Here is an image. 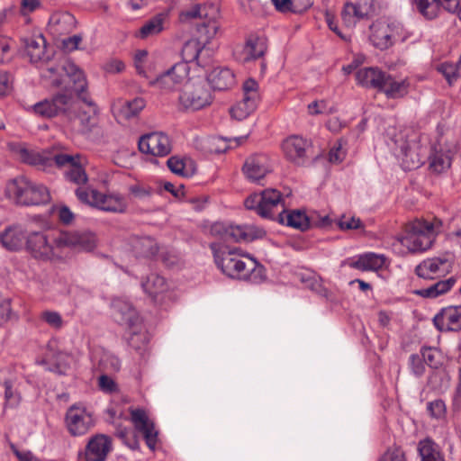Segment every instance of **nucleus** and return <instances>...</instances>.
<instances>
[{
  "mask_svg": "<svg viewBox=\"0 0 461 461\" xmlns=\"http://www.w3.org/2000/svg\"><path fill=\"white\" fill-rule=\"evenodd\" d=\"M41 76L54 86L62 87L67 92H74L87 105L88 110L86 111L77 104H73L71 100L65 113L75 132L89 133L97 124L98 109L86 91L87 81L83 70L73 61L66 59L59 65L41 68Z\"/></svg>",
  "mask_w": 461,
  "mask_h": 461,
  "instance_id": "obj_1",
  "label": "nucleus"
},
{
  "mask_svg": "<svg viewBox=\"0 0 461 461\" xmlns=\"http://www.w3.org/2000/svg\"><path fill=\"white\" fill-rule=\"evenodd\" d=\"M214 262L222 274L230 277L258 283L264 278V267L240 249L213 242L210 245Z\"/></svg>",
  "mask_w": 461,
  "mask_h": 461,
  "instance_id": "obj_2",
  "label": "nucleus"
},
{
  "mask_svg": "<svg viewBox=\"0 0 461 461\" xmlns=\"http://www.w3.org/2000/svg\"><path fill=\"white\" fill-rule=\"evenodd\" d=\"M440 219H416L405 230L399 239L400 243L411 253H421L429 249L442 230Z\"/></svg>",
  "mask_w": 461,
  "mask_h": 461,
  "instance_id": "obj_3",
  "label": "nucleus"
},
{
  "mask_svg": "<svg viewBox=\"0 0 461 461\" xmlns=\"http://www.w3.org/2000/svg\"><path fill=\"white\" fill-rule=\"evenodd\" d=\"M391 149L405 171L423 165L427 153V147L420 143L416 132L396 134L392 139Z\"/></svg>",
  "mask_w": 461,
  "mask_h": 461,
  "instance_id": "obj_4",
  "label": "nucleus"
},
{
  "mask_svg": "<svg viewBox=\"0 0 461 461\" xmlns=\"http://www.w3.org/2000/svg\"><path fill=\"white\" fill-rule=\"evenodd\" d=\"M6 197L19 205H40L50 200L47 187L32 182L24 176L10 180L5 186Z\"/></svg>",
  "mask_w": 461,
  "mask_h": 461,
  "instance_id": "obj_5",
  "label": "nucleus"
},
{
  "mask_svg": "<svg viewBox=\"0 0 461 461\" xmlns=\"http://www.w3.org/2000/svg\"><path fill=\"white\" fill-rule=\"evenodd\" d=\"M214 96L204 79H188L181 87L178 95L180 111L194 113L209 107Z\"/></svg>",
  "mask_w": 461,
  "mask_h": 461,
  "instance_id": "obj_6",
  "label": "nucleus"
},
{
  "mask_svg": "<svg viewBox=\"0 0 461 461\" xmlns=\"http://www.w3.org/2000/svg\"><path fill=\"white\" fill-rule=\"evenodd\" d=\"M248 209L255 210L262 218L276 220L285 210L282 194L274 188H268L260 194H253L245 200Z\"/></svg>",
  "mask_w": 461,
  "mask_h": 461,
  "instance_id": "obj_7",
  "label": "nucleus"
},
{
  "mask_svg": "<svg viewBox=\"0 0 461 461\" xmlns=\"http://www.w3.org/2000/svg\"><path fill=\"white\" fill-rule=\"evenodd\" d=\"M75 193L80 202L104 212L122 213L127 209L125 197L117 193L104 194L94 188H77Z\"/></svg>",
  "mask_w": 461,
  "mask_h": 461,
  "instance_id": "obj_8",
  "label": "nucleus"
},
{
  "mask_svg": "<svg viewBox=\"0 0 461 461\" xmlns=\"http://www.w3.org/2000/svg\"><path fill=\"white\" fill-rule=\"evenodd\" d=\"M54 166L64 170V176L68 182L77 185V188H84L82 185L88 181L86 171L87 165L86 157L79 153H58L54 156Z\"/></svg>",
  "mask_w": 461,
  "mask_h": 461,
  "instance_id": "obj_9",
  "label": "nucleus"
},
{
  "mask_svg": "<svg viewBox=\"0 0 461 461\" xmlns=\"http://www.w3.org/2000/svg\"><path fill=\"white\" fill-rule=\"evenodd\" d=\"M60 248L57 245V239L50 240L43 231H31L24 249L37 260L51 261L60 257Z\"/></svg>",
  "mask_w": 461,
  "mask_h": 461,
  "instance_id": "obj_10",
  "label": "nucleus"
},
{
  "mask_svg": "<svg viewBox=\"0 0 461 461\" xmlns=\"http://www.w3.org/2000/svg\"><path fill=\"white\" fill-rule=\"evenodd\" d=\"M11 149L22 162L44 171L54 167V156L59 153L47 149L39 150L23 142L11 144Z\"/></svg>",
  "mask_w": 461,
  "mask_h": 461,
  "instance_id": "obj_11",
  "label": "nucleus"
},
{
  "mask_svg": "<svg viewBox=\"0 0 461 461\" xmlns=\"http://www.w3.org/2000/svg\"><path fill=\"white\" fill-rule=\"evenodd\" d=\"M65 424L71 436H83L95 426L93 411L83 404H73L66 412Z\"/></svg>",
  "mask_w": 461,
  "mask_h": 461,
  "instance_id": "obj_12",
  "label": "nucleus"
},
{
  "mask_svg": "<svg viewBox=\"0 0 461 461\" xmlns=\"http://www.w3.org/2000/svg\"><path fill=\"white\" fill-rule=\"evenodd\" d=\"M138 147L141 153L154 157H166L172 150L168 135L162 131H153L141 136Z\"/></svg>",
  "mask_w": 461,
  "mask_h": 461,
  "instance_id": "obj_13",
  "label": "nucleus"
},
{
  "mask_svg": "<svg viewBox=\"0 0 461 461\" xmlns=\"http://www.w3.org/2000/svg\"><path fill=\"white\" fill-rule=\"evenodd\" d=\"M411 3L412 7L428 20L436 18L441 8L449 13L458 12L461 20L459 0H411Z\"/></svg>",
  "mask_w": 461,
  "mask_h": 461,
  "instance_id": "obj_14",
  "label": "nucleus"
},
{
  "mask_svg": "<svg viewBox=\"0 0 461 461\" xmlns=\"http://www.w3.org/2000/svg\"><path fill=\"white\" fill-rule=\"evenodd\" d=\"M71 92L59 93L52 98L44 99L36 103L32 106L33 113L39 116L51 118L57 116L60 113H66L68 106L70 104Z\"/></svg>",
  "mask_w": 461,
  "mask_h": 461,
  "instance_id": "obj_15",
  "label": "nucleus"
},
{
  "mask_svg": "<svg viewBox=\"0 0 461 461\" xmlns=\"http://www.w3.org/2000/svg\"><path fill=\"white\" fill-rule=\"evenodd\" d=\"M131 420L136 430L140 432L145 439L147 446L154 451L158 442V432L155 429L154 423L151 421L147 412L140 408H131Z\"/></svg>",
  "mask_w": 461,
  "mask_h": 461,
  "instance_id": "obj_16",
  "label": "nucleus"
},
{
  "mask_svg": "<svg viewBox=\"0 0 461 461\" xmlns=\"http://www.w3.org/2000/svg\"><path fill=\"white\" fill-rule=\"evenodd\" d=\"M452 269V262L447 257H437L421 261L415 268L416 275L423 279L444 276Z\"/></svg>",
  "mask_w": 461,
  "mask_h": 461,
  "instance_id": "obj_17",
  "label": "nucleus"
},
{
  "mask_svg": "<svg viewBox=\"0 0 461 461\" xmlns=\"http://www.w3.org/2000/svg\"><path fill=\"white\" fill-rule=\"evenodd\" d=\"M310 147V141L298 135L289 136L282 143V150L285 158L297 165H303L305 162Z\"/></svg>",
  "mask_w": 461,
  "mask_h": 461,
  "instance_id": "obj_18",
  "label": "nucleus"
},
{
  "mask_svg": "<svg viewBox=\"0 0 461 461\" xmlns=\"http://www.w3.org/2000/svg\"><path fill=\"white\" fill-rule=\"evenodd\" d=\"M242 170L249 181L258 183L272 170L269 158L262 153L251 155L245 160Z\"/></svg>",
  "mask_w": 461,
  "mask_h": 461,
  "instance_id": "obj_19",
  "label": "nucleus"
},
{
  "mask_svg": "<svg viewBox=\"0 0 461 461\" xmlns=\"http://www.w3.org/2000/svg\"><path fill=\"white\" fill-rule=\"evenodd\" d=\"M47 355L54 364L52 370L59 375L67 374L76 359L71 352L59 348L57 338H52L48 341Z\"/></svg>",
  "mask_w": 461,
  "mask_h": 461,
  "instance_id": "obj_20",
  "label": "nucleus"
},
{
  "mask_svg": "<svg viewBox=\"0 0 461 461\" xmlns=\"http://www.w3.org/2000/svg\"><path fill=\"white\" fill-rule=\"evenodd\" d=\"M96 237L91 231L66 233L57 238L58 246H68L82 251H92L96 247Z\"/></svg>",
  "mask_w": 461,
  "mask_h": 461,
  "instance_id": "obj_21",
  "label": "nucleus"
},
{
  "mask_svg": "<svg viewBox=\"0 0 461 461\" xmlns=\"http://www.w3.org/2000/svg\"><path fill=\"white\" fill-rule=\"evenodd\" d=\"M206 41L193 38L185 41L182 47V62L187 65L195 62L197 66H205L209 60L208 50L205 48Z\"/></svg>",
  "mask_w": 461,
  "mask_h": 461,
  "instance_id": "obj_22",
  "label": "nucleus"
},
{
  "mask_svg": "<svg viewBox=\"0 0 461 461\" xmlns=\"http://www.w3.org/2000/svg\"><path fill=\"white\" fill-rule=\"evenodd\" d=\"M28 233L20 224L10 225L0 232V244L8 251H20L25 248Z\"/></svg>",
  "mask_w": 461,
  "mask_h": 461,
  "instance_id": "obj_23",
  "label": "nucleus"
},
{
  "mask_svg": "<svg viewBox=\"0 0 461 461\" xmlns=\"http://www.w3.org/2000/svg\"><path fill=\"white\" fill-rule=\"evenodd\" d=\"M112 450V440L104 434L93 436L86 446L85 461H105Z\"/></svg>",
  "mask_w": 461,
  "mask_h": 461,
  "instance_id": "obj_24",
  "label": "nucleus"
},
{
  "mask_svg": "<svg viewBox=\"0 0 461 461\" xmlns=\"http://www.w3.org/2000/svg\"><path fill=\"white\" fill-rule=\"evenodd\" d=\"M435 327L440 331L461 330V305L442 309L433 318Z\"/></svg>",
  "mask_w": 461,
  "mask_h": 461,
  "instance_id": "obj_25",
  "label": "nucleus"
},
{
  "mask_svg": "<svg viewBox=\"0 0 461 461\" xmlns=\"http://www.w3.org/2000/svg\"><path fill=\"white\" fill-rule=\"evenodd\" d=\"M114 319L121 325L134 328L140 322V316L131 303L123 298H115L112 302Z\"/></svg>",
  "mask_w": 461,
  "mask_h": 461,
  "instance_id": "obj_26",
  "label": "nucleus"
},
{
  "mask_svg": "<svg viewBox=\"0 0 461 461\" xmlns=\"http://www.w3.org/2000/svg\"><path fill=\"white\" fill-rule=\"evenodd\" d=\"M266 230L254 224L229 225L225 229L226 239L237 242H250L266 236Z\"/></svg>",
  "mask_w": 461,
  "mask_h": 461,
  "instance_id": "obj_27",
  "label": "nucleus"
},
{
  "mask_svg": "<svg viewBox=\"0 0 461 461\" xmlns=\"http://www.w3.org/2000/svg\"><path fill=\"white\" fill-rule=\"evenodd\" d=\"M213 90L224 91L231 88L236 84L234 72L226 67L213 68L204 79Z\"/></svg>",
  "mask_w": 461,
  "mask_h": 461,
  "instance_id": "obj_28",
  "label": "nucleus"
},
{
  "mask_svg": "<svg viewBox=\"0 0 461 461\" xmlns=\"http://www.w3.org/2000/svg\"><path fill=\"white\" fill-rule=\"evenodd\" d=\"M94 366L102 372L118 371L121 367L120 359L112 352L101 347L94 348L90 354Z\"/></svg>",
  "mask_w": 461,
  "mask_h": 461,
  "instance_id": "obj_29",
  "label": "nucleus"
},
{
  "mask_svg": "<svg viewBox=\"0 0 461 461\" xmlns=\"http://www.w3.org/2000/svg\"><path fill=\"white\" fill-rule=\"evenodd\" d=\"M76 26V18L68 12H56L49 19L48 29L54 36L71 32Z\"/></svg>",
  "mask_w": 461,
  "mask_h": 461,
  "instance_id": "obj_30",
  "label": "nucleus"
},
{
  "mask_svg": "<svg viewBox=\"0 0 461 461\" xmlns=\"http://www.w3.org/2000/svg\"><path fill=\"white\" fill-rule=\"evenodd\" d=\"M266 51L265 41L258 37H249L241 50H235V56L240 62H249L261 58Z\"/></svg>",
  "mask_w": 461,
  "mask_h": 461,
  "instance_id": "obj_31",
  "label": "nucleus"
},
{
  "mask_svg": "<svg viewBox=\"0 0 461 461\" xmlns=\"http://www.w3.org/2000/svg\"><path fill=\"white\" fill-rule=\"evenodd\" d=\"M392 30H393L392 23H374L370 26V41L375 48L381 50L389 49L392 47Z\"/></svg>",
  "mask_w": 461,
  "mask_h": 461,
  "instance_id": "obj_32",
  "label": "nucleus"
},
{
  "mask_svg": "<svg viewBox=\"0 0 461 461\" xmlns=\"http://www.w3.org/2000/svg\"><path fill=\"white\" fill-rule=\"evenodd\" d=\"M385 72L377 68H364L356 74V80L358 85L374 88L379 91L384 86Z\"/></svg>",
  "mask_w": 461,
  "mask_h": 461,
  "instance_id": "obj_33",
  "label": "nucleus"
},
{
  "mask_svg": "<svg viewBox=\"0 0 461 461\" xmlns=\"http://www.w3.org/2000/svg\"><path fill=\"white\" fill-rule=\"evenodd\" d=\"M167 19V14L165 13L155 14L143 23L140 28L136 32L135 36L138 39L145 40L159 34L165 29Z\"/></svg>",
  "mask_w": 461,
  "mask_h": 461,
  "instance_id": "obj_34",
  "label": "nucleus"
},
{
  "mask_svg": "<svg viewBox=\"0 0 461 461\" xmlns=\"http://www.w3.org/2000/svg\"><path fill=\"white\" fill-rule=\"evenodd\" d=\"M23 42L31 62L37 63L46 59V40L41 34L25 38Z\"/></svg>",
  "mask_w": 461,
  "mask_h": 461,
  "instance_id": "obj_35",
  "label": "nucleus"
},
{
  "mask_svg": "<svg viewBox=\"0 0 461 461\" xmlns=\"http://www.w3.org/2000/svg\"><path fill=\"white\" fill-rule=\"evenodd\" d=\"M385 260L382 254L368 252L353 258L350 266L359 270H378L385 265Z\"/></svg>",
  "mask_w": 461,
  "mask_h": 461,
  "instance_id": "obj_36",
  "label": "nucleus"
},
{
  "mask_svg": "<svg viewBox=\"0 0 461 461\" xmlns=\"http://www.w3.org/2000/svg\"><path fill=\"white\" fill-rule=\"evenodd\" d=\"M456 283V278L450 276L447 279L438 280L427 287L420 288L415 294L423 298L434 299L449 292Z\"/></svg>",
  "mask_w": 461,
  "mask_h": 461,
  "instance_id": "obj_37",
  "label": "nucleus"
},
{
  "mask_svg": "<svg viewBox=\"0 0 461 461\" xmlns=\"http://www.w3.org/2000/svg\"><path fill=\"white\" fill-rule=\"evenodd\" d=\"M129 329L128 344L136 351L143 354L149 341V335L147 332L141 319L134 328Z\"/></svg>",
  "mask_w": 461,
  "mask_h": 461,
  "instance_id": "obj_38",
  "label": "nucleus"
},
{
  "mask_svg": "<svg viewBox=\"0 0 461 461\" xmlns=\"http://www.w3.org/2000/svg\"><path fill=\"white\" fill-rule=\"evenodd\" d=\"M429 168L435 173H442L451 167L450 150L434 148L429 157Z\"/></svg>",
  "mask_w": 461,
  "mask_h": 461,
  "instance_id": "obj_39",
  "label": "nucleus"
},
{
  "mask_svg": "<svg viewBox=\"0 0 461 461\" xmlns=\"http://www.w3.org/2000/svg\"><path fill=\"white\" fill-rule=\"evenodd\" d=\"M366 14V10L359 4L346 3L341 11V19L345 27L352 29Z\"/></svg>",
  "mask_w": 461,
  "mask_h": 461,
  "instance_id": "obj_40",
  "label": "nucleus"
},
{
  "mask_svg": "<svg viewBox=\"0 0 461 461\" xmlns=\"http://www.w3.org/2000/svg\"><path fill=\"white\" fill-rule=\"evenodd\" d=\"M277 221L288 227H293L302 230L309 227L308 217L304 212L300 211H286L285 209L282 213L279 214Z\"/></svg>",
  "mask_w": 461,
  "mask_h": 461,
  "instance_id": "obj_41",
  "label": "nucleus"
},
{
  "mask_svg": "<svg viewBox=\"0 0 461 461\" xmlns=\"http://www.w3.org/2000/svg\"><path fill=\"white\" fill-rule=\"evenodd\" d=\"M420 461H445L438 446L430 438H425L418 444Z\"/></svg>",
  "mask_w": 461,
  "mask_h": 461,
  "instance_id": "obj_42",
  "label": "nucleus"
},
{
  "mask_svg": "<svg viewBox=\"0 0 461 461\" xmlns=\"http://www.w3.org/2000/svg\"><path fill=\"white\" fill-rule=\"evenodd\" d=\"M141 286L146 294L153 299L167 290V284L166 279L155 273L150 274L146 281L141 283Z\"/></svg>",
  "mask_w": 461,
  "mask_h": 461,
  "instance_id": "obj_43",
  "label": "nucleus"
},
{
  "mask_svg": "<svg viewBox=\"0 0 461 461\" xmlns=\"http://www.w3.org/2000/svg\"><path fill=\"white\" fill-rule=\"evenodd\" d=\"M246 137H239L233 140L222 137H211L208 139V150L211 153L221 154L226 152L229 149H232V143L235 142V147L242 143Z\"/></svg>",
  "mask_w": 461,
  "mask_h": 461,
  "instance_id": "obj_44",
  "label": "nucleus"
},
{
  "mask_svg": "<svg viewBox=\"0 0 461 461\" xmlns=\"http://www.w3.org/2000/svg\"><path fill=\"white\" fill-rule=\"evenodd\" d=\"M384 86L379 89L389 98H398L407 93L408 84L405 80L396 81L387 73L385 74Z\"/></svg>",
  "mask_w": 461,
  "mask_h": 461,
  "instance_id": "obj_45",
  "label": "nucleus"
},
{
  "mask_svg": "<svg viewBox=\"0 0 461 461\" xmlns=\"http://www.w3.org/2000/svg\"><path fill=\"white\" fill-rule=\"evenodd\" d=\"M167 165L169 170L181 176H191L193 175V169L191 168L192 161L180 158L173 156L167 161Z\"/></svg>",
  "mask_w": 461,
  "mask_h": 461,
  "instance_id": "obj_46",
  "label": "nucleus"
},
{
  "mask_svg": "<svg viewBox=\"0 0 461 461\" xmlns=\"http://www.w3.org/2000/svg\"><path fill=\"white\" fill-rule=\"evenodd\" d=\"M258 104V103L249 101L246 97H243L241 101L238 102L230 109V114L233 118L241 121L256 110Z\"/></svg>",
  "mask_w": 461,
  "mask_h": 461,
  "instance_id": "obj_47",
  "label": "nucleus"
},
{
  "mask_svg": "<svg viewBox=\"0 0 461 461\" xmlns=\"http://www.w3.org/2000/svg\"><path fill=\"white\" fill-rule=\"evenodd\" d=\"M438 71L441 73L449 85H452L461 76V70L459 69L458 64H453L450 62H442L438 66Z\"/></svg>",
  "mask_w": 461,
  "mask_h": 461,
  "instance_id": "obj_48",
  "label": "nucleus"
},
{
  "mask_svg": "<svg viewBox=\"0 0 461 461\" xmlns=\"http://www.w3.org/2000/svg\"><path fill=\"white\" fill-rule=\"evenodd\" d=\"M146 105V102L141 97H136L131 101H126L122 106V113L125 118L130 119L136 116Z\"/></svg>",
  "mask_w": 461,
  "mask_h": 461,
  "instance_id": "obj_49",
  "label": "nucleus"
},
{
  "mask_svg": "<svg viewBox=\"0 0 461 461\" xmlns=\"http://www.w3.org/2000/svg\"><path fill=\"white\" fill-rule=\"evenodd\" d=\"M5 386V406L9 408H16L21 402L20 393L14 389L11 381L4 382Z\"/></svg>",
  "mask_w": 461,
  "mask_h": 461,
  "instance_id": "obj_50",
  "label": "nucleus"
},
{
  "mask_svg": "<svg viewBox=\"0 0 461 461\" xmlns=\"http://www.w3.org/2000/svg\"><path fill=\"white\" fill-rule=\"evenodd\" d=\"M420 354L422 357L425 365L429 367L436 369L440 365V354L436 348L423 347L421 348Z\"/></svg>",
  "mask_w": 461,
  "mask_h": 461,
  "instance_id": "obj_51",
  "label": "nucleus"
},
{
  "mask_svg": "<svg viewBox=\"0 0 461 461\" xmlns=\"http://www.w3.org/2000/svg\"><path fill=\"white\" fill-rule=\"evenodd\" d=\"M347 141L343 139L339 140L329 152V160L331 163H340L347 156Z\"/></svg>",
  "mask_w": 461,
  "mask_h": 461,
  "instance_id": "obj_52",
  "label": "nucleus"
},
{
  "mask_svg": "<svg viewBox=\"0 0 461 461\" xmlns=\"http://www.w3.org/2000/svg\"><path fill=\"white\" fill-rule=\"evenodd\" d=\"M150 84L165 91H171L176 87L169 69L158 75Z\"/></svg>",
  "mask_w": 461,
  "mask_h": 461,
  "instance_id": "obj_53",
  "label": "nucleus"
},
{
  "mask_svg": "<svg viewBox=\"0 0 461 461\" xmlns=\"http://www.w3.org/2000/svg\"><path fill=\"white\" fill-rule=\"evenodd\" d=\"M172 78L176 86L182 84L188 77L190 67L185 62H178L172 66L170 68Z\"/></svg>",
  "mask_w": 461,
  "mask_h": 461,
  "instance_id": "obj_54",
  "label": "nucleus"
},
{
  "mask_svg": "<svg viewBox=\"0 0 461 461\" xmlns=\"http://www.w3.org/2000/svg\"><path fill=\"white\" fill-rule=\"evenodd\" d=\"M448 382V375L444 371H434L429 378V384L435 390L446 389Z\"/></svg>",
  "mask_w": 461,
  "mask_h": 461,
  "instance_id": "obj_55",
  "label": "nucleus"
},
{
  "mask_svg": "<svg viewBox=\"0 0 461 461\" xmlns=\"http://www.w3.org/2000/svg\"><path fill=\"white\" fill-rule=\"evenodd\" d=\"M242 89L243 97H246L247 100H250L256 103L259 102L258 83L255 79H247L243 83Z\"/></svg>",
  "mask_w": 461,
  "mask_h": 461,
  "instance_id": "obj_56",
  "label": "nucleus"
},
{
  "mask_svg": "<svg viewBox=\"0 0 461 461\" xmlns=\"http://www.w3.org/2000/svg\"><path fill=\"white\" fill-rule=\"evenodd\" d=\"M408 364L411 373L414 376L420 377L424 375L426 371L425 363L420 353L411 354Z\"/></svg>",
  "mask_w": 461,
  "mask_h": 461,
  "instance_id": "obj_57",
  "label": "nucleus"
},
{
  "mask_svg": "<svg viewBox=\"0 0 461 461\" xmlns=\"http://www.w3.org/2000/svg\"><path fill=\"white\" fill-rule=\"evenodd\" d=\"M203 16V8L200 4H195L191 7L185 9L179 14V20L187 23L195 19H201Z\"/></svg>",
  "mask_w": 461,
  "mask_h": 461,
  "instance_id": "obj_58",
  "label": "nucleus"
},
{
  "mask_svg": "<svg viewBox=\"0 0 461 461\" xmlns=\"http://www.w3.org/2000/svg\"><path fill=\"white\" fill-rule=\"evenodd\" d=\"M427 411L430 417L440 420L445 418L447 407L444 401L437 399L427 403Z\"/></svg>",
  "mask_w": 461,
  "mask_h": 461,
  "instance_id": "obj_59",
  "label": "nucleus"
},
{
  "mask_svg": "<svg viewBox=\"0 0 461 461\" xmlns=\"http://www.w3.org/2000/svg\"><path fill=\"white\" fill-rule=\"evenodd\" d=\"M338 226L341 230H358L364 228V224L359 218L348 215H342L338 220Z\"/></svg>",
  "mask_w": 461,
  "mask_h": 461,
  "instance_id": "obj_60",
  "label": "nucleus"
},
{
  "mask_svg": "<svg viewBox=\"0 0 461 461\" xmlns=\"http://www.w3.org/2000/svg\"><path fill=\"white\" fill-rule=\"evenodd\" d=\"M307 109L310 115L330 114L334 112L333 108L329 106L328 102L323 99L312 102L308 104Z\"/></svg>",
  "mask_w": 461,
  "mask_h": 461,
  "instance_id": "obj_61",
  "label": "nucleus"
},
{
  "mask_svg": "<svg viewBox=\"0 0 461 461\" xmlns=\"http://www.w3.org/2000/svg\"><path fill=\"white\" fill-rule=\"evenodd\" d=\"M41 319L50 327L60 330L63 327L64 321L59 312L56 311H44L41 314Z\"/></svg>",
  "mask_w": 461,
  "mask_h": 461,
  "instance_id": "obj_62",
  "label": "nucleus"
},
{
  "mask_svg": "<svg viewBox=\"0 0 461 461\" xmlns=\"http://www.w3.org/2000/svg\"><path fill=\"white\" fill-rule=\"evenodd\" d=\"M392 46L396 42H403L407 41L411 33L399 23H392Z\"/></svg>",
  "mask_w": 461,
  "mask_h": 461,
  "instance_id": "obj_63",
  "label": "nucleus"
},
{
  "mask_svg": "<svg viewBox=\"0 0 461 461\" xmlns=\"http://www.w3.org/2000/svg\"><path fill=\"white\" fill-rule=\"evenodd\" d=\"M379 461H406V458L402 448L392 447L387 449Z\"/></svg>",
  "mask_w": 461,
  "mask_h": 461,
  "instance_id": "obj_64",
  "label": "nucleus"
}]
</instances>
